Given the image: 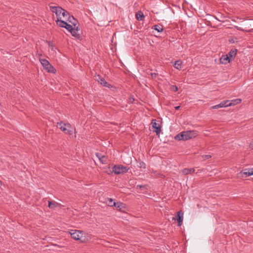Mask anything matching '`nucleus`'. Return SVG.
<instances>
[{
    "mask_svg": "<svg viewBox=\"0 0 253 253\" xmlns=\"http://www.w3.org/2000/svg\"><path fill=\"white\" fill-rule=\"evenodd\" d=\"M75 128L69 123H64V133L68 134L70 135L73 134L75 131Z\"/></svg>",
    "mask_w": 253,
    "mask_h": 253,
    "instance_id": "9",
    "label": "nucleus"
},
{
    "mask_svg": "<svg viewBox=\"0 0 253 253\" xmlns=\"http://www.w3.org/2000/svg\"><path fill=\"white\" fill-rule=\"evenodd\" d=\"M107 158L104 155L103 157H102L101 159H100V161L101 162L102 164H107Z\"/></svg>",
    "mask_w": 253,
    "mask_h": 253,
    "instance_id": "23",
    "label": "nucleus"
},
{
    "mask_svg": "<svg viewBox=\"0 0 253 253\" xmlns=\"http://www.w3.org/2000/svg\"><path fill=\"white\" fill-rule=\"evenodd\" d=\"M197 134V131L195 130L183 131L178 134L175 138L179 140H187L195 137Z\"/></svg>",
    "mask_w": 253,
    "mask_h": 253,
    "instance_id": "3",
    "label": "nucleus"
},
{
    "mask_svg": "<svg viewBox=\"0 0 253 253\" xmlns=\"http://www.w3.org/2000/svg\"><path fill=\"white\" fill-rule=\"evenodd\" d=\"M238 29L240 30H242V31H245L247 32H252L253 31V29H252L250 30H245V29H241V28H239Z\"/></svg>",
    "mask_w": 253,
    "mask_h": 253,
    "instance_id": "31",
    "label": "nucleus"
},
{
    "mask_svg": "<svg viewBox=\"0 0 253 253\" xmlns=\"http://www.w3.org/2000/svg\"><path fill=\"white\" fill-rule=\"evenodd\" d=\"M241 101H242V100L241 99H237L236 100H232V101L234 102V103H230L228 104H227V103L228 102V101H224L218 105H214V106L211 107V109H218V108L230 106L232 104L235 105L236 104L239 103L241 102Z\"/></svg>",
    "mask_w": 253,
    "mask_h": 253,
    "instance_id": "7",
    "label": "nucleus"
},
{
    "mask_svg": "<svg viewBox=\"0 0 253 253\" xmlns=\"http://www.w3.org/2000/svg\"><path fill=\"white\" fill-rule=\"evenodd\" d=\"M49 8L50 10L56 15L55 21L57 25L61 27H63V20H62V17L63 16L62 8L59 6H50Z\"/></svg>",
    "mask_w": 253,
    "mask_h": 253,
    "instance_id": "2",
    "label": "nucleus"
},
{
    "mask_svg": "<svg viewBox=\"0 0 253 253\" xmlns=\"http://www.w3.org/2000/svg\"><path fill=\"white\" fill-rule=\"evenodd\" d=\"M48 207L50 209H53L55 207H56L58 204L55 202H51V201H48Z\"/></svg>",
    "mask_w": 253,
    "mask_h": 253,
    "instance_id": "21",
    "label": "nucleus"
},
{
    "mask_svg": "<svg viewBox=\"0 0 253 253\" xmlns=\"http://www.w3.org/2000/svg\"><path fill=\"white\" fill-rule=\"evenodd\" d=\"M203 159L205 161L211 158V156L210 155H203L201 156Z\"/></svg>",
    "mask_w": 253,
    "mask_h": 253,
    "instance_id": "24",
    "label": "nucleus"
},
{
    "mask_svg": "<svg viewBox=\"0 0 253 253\" xmlns=\"http://www.w3.org/2000/svg\"><path fill=\"white\" fill-rule=\"evenodd\" d=\"M144 186H143V185H137V187H139L140 188V189H141L142 187H144Z\"/></svg>",
    "mask_w": 253,
    "mask_h": 253,
    "instance_id": "34",
    "label": "nucleus"
},
{
    "mask_svg": "<svg viewBox=\"0 0 253 253\" xmlns=\"http://www.w3.org/2000/svg\"><path fill=\"white\" fill-rule=\"evenodd\" d=\"M96 156L97 157V158L99 159V160H100V159H101L102 157H103V156L104 155H102L101 153H96Z\"/></svg>",
    "mask_w": 253,
    "mask_h": 253,
    "instance_id": "28",
    "label": "nucleus"
},
{
    "mask_svg": "<svg viewBox=\"0 0 253 253\" xmlns=\"http://www.w3.org/2000/svg\"><path fill=\"white\" fill-rule=\"evenodd\" d=\"M230 62V58L227 55H222L220 58V63L221 64H226Z\"/></svg>",
    "mask_w": 253,
    "mask_h": 253,
    "instance_id": "13",
    "label": "nucleus"
},
{
    "mask_svg": "<svg viewBox=\"0 0 253 253\" xmlns=\"http://www.w3.org/2000/svg\"><path fill=\"white\" fill-rule=\"evenodd\" d=\"M139 167L140 168H145V164L143 162H141L139 163Z\"/></svg>",
    "mask_w": 253,
    "mask_h": 253,
    "instance_id": "29",
    "label": "nucleus"
},
{
    "mask_svg": "<svg viewBox=\"0 0 253 253\" xmlns=\"http://www.w3.org/2000/svg\"><path fill=\"white\" fill-rule=\"evenodd\" d=\"M241 173H243L247 176L253 175V168L252 169H245L241 171Z\"/></svg>",
    "mask_w": 253,
    "mask_h": 253,
    "instance_id": "14",
    "label": "nucleus"
},
{
    "mask_svg": "<svg viewBox=\"0 0 253 253\" xmlns=\"http://www.w3.org/2000/svg\"><path fill=\"white\" fill-rule=\"evenodd\" d=\"M152 128L154 129L153 131L155 132L157 134H160L161 129L160 125L157 123L155 121L154 122L153 121L152 122Z\"/></svg>",
    "mask_w": 253,
    "mask_h": 253,
    "instance_id": "11",
    "label": "nucleus"
},
{
    "mask_svg": "<svg viewBox=\"0 0 253 253\" xmlns=\"http://www.w3.org/2000/svg\"><path fill=\"white\" fill-rule=\"evenodd\" d=\"M113 205L116 207V209L119 211H121L123 208H124V204L121 202H114Z\"/></svg>",
    "mask_w": 253,
    "mask_h": 253,
    "instance_id": "16",
    "label": "nucleus"
},
{
    "mask_svg": "<svg viewBox=\"0 0 253 253\" xmlns=\"http://www.w3.org/2000/svg\"><path fill=\"white\" fill-rule=\"evenodd\" d=\"M180 106H177L175 107V109L176 110H179L180 109Z\"/></svg>",
    "mask_w": 253,
    "mask_h": 253,
    "instance_id": "35",
    "label": "nucleus"
},
{
    "mask_svg": "<svg viewBox=\"0 0 253 253\" xmlns=\"http://www.w3.org/2000/svg\"><path fill=\"white\" fill-rule=\"evenodd\" d=\"M64 19L66 22L71 23L75 27L78 23V21L73 16L70 15L69 12L64 9Z\"/></svg>",
    "mask_w": 253,
    "mask_h": 253,
    "instance_id": "8",
    "label": "nucleus"
},
{
    "mask_svg": "<svg viewBox=\"0 0 253 253\" xmlns=\"http://www.w3.org/2000/svg\"><path fill=\"white\" fill-rule=\"evenodd\" d=\"M57 127L63 131V125H62V122L58 123L57 125Z\"/></svg>",
    "mask_w": 253,
    "mask_h": 253,
    "instance_id": "26",
    "label": "nucleus"
},
{
    "mask_svg": "<svg viewBox=\"0 0 253 253\" xmlns=\"http://www.w3.org/2000/svg\"><path fill=\"white\" fill-rule=\"evenodd\" d=\"M2 185V182L0 180V186Z\"/></svg>",
    "mask_w": 253,
    "mask_h": 253,
    "instance_id": "36",
    "label": "nucleus"
},
{
    "mask_svg": "<svg viewBox=\"0 0 253 253\" xmlns=\"http://www.w3.org/2000/svg\"><path fill=\"white\" fill-rule=\"evenodd\" d=\"M174 67L177 69L180 70L182 68V63L180 61H176L174 64Z\"/></svg>",
    "mask_w": 253,
    "mask_h": 253,
    "instance_id": "22",
    "label": "nucleus"
},
{
    "mask_svg": "<svg viewBox=\"0 0 253 253\" xmlns=\"http://www.w3.org/2000/svg\"><path fill=\"white\" fill-rule=\"evenodd\" d=\"M237 52V50L236 49H231L228 53L229 57L230 58L234 57L236 56Z\"/></svg>",
    "mask_w": 253,
    "mask_h": 253,
    "instance_id": "20",
    "label": "nucleus"
},
{
    "mask_svg": "<svg viewBox=\"0 0 253 253\" xmlns=\"http://www.w3.org/2000/svg\"><path fill=\"white\" fill-rule=\"evenodd\" d=\"M183 213L180 211L177 212V216L176 217H173L172 220H176L178 222V224L179 226H181L183 221Z\"/></svg>",
    "mask_w": 253,
    "mask_h": 253,
    "instance_id": "10",
    "label": "nucleus"
},
{
    "mask_svg": "<svg viewBox=\"0 0 253 253\" xmlns=\"http://www.w3.org/2000/svg\"><path fill=\"white\" fill-rule=\"evenodd\" d=\"M129 169V168L121 165H115L113 168L112 172L116 174H124L127 172Z\"/></svg>",
    "mask_w": 253,
    "mask_h": 253,
    "instance_id": "5",
    "label": "nucleus"
},
{
    "mask_svg": "<svg viewBox=\"0 0 253 253\" xmlns=\"http://www.w3.org/2000/svg\"><path fill=\"white\" fill-rule=\"evenodd\" d=\"M64 28H66L69 31L73 36L75 37L77 39L81 40L82 37L78 33L79 29L77 25L75 27L73 24L64 21Z\"/></svg>",
    "mask_w": 253,
    "mask_h": 253,
    "instance_id": "4",
    "label": "nucleus"
},
{
    "mask_svg": "<svg viewBox=\"0 0 253 253\" xmlns=\"http://www.w3.org/2000/svg\"><path fill=\"white\" fill-rule=\"evenodd\" d=\"M114 202H113V199H109V203H108V205L110 207H112V206H114L113 205V203Z\"/></svg>",
    "mask_w": 253,
    "mask_h": 253,
    "instance_id": "27",
    "label": "nucleus"
},
{
    "mask_svg": "<svg viewBox=\"0 0 253 253\" xmlns=\"http://www.w3.org/2000/svg\"><path fill=\"white\" fill-rule=\"evenodd\" d=\"M46 42L48 43L49 47L50 48L49 49V51L51 52V54L54 55L56 52L55 49H56V48L55 47L52 42H51L50 41H46Z\"/></svg>",
    "mask_w": 253,
    "mask_h": 253,
    "instance_id": "12",
    "label": "nucleus"
},
{
    "mask_svg": "<svg viewBox=\"0 0 253 253\" xmlns=\"http://www.w3.org/2000/svg\"><path fill=\"white\" fill-rule=\"evenodd\" d=\"M37 55L38 58H39V61H40V60H41V59H42V54L37 53Z\"/></svg>",
    "mask_w": 253,
    "mask_h": 253,
    "instance_id": "30",
    "label": "nucleus"
},
{
    "mask_svg": "<svg viewBox=\"0 0 253 253\" xmlns=\"http://www.w3.org/2000/svg\"><path fill=\"white\" fill-rule=\"evenodd\" d=\"M98 82L104 86H109V85L108 83L105 81L104 78H101L100 76H98V78L97 79Z\"/></svg>",
    "mask_w": 253,
    "mask_h": 253,
    "instance_id": "15",
    "label": "nucleus"
},
{
    "mask_svg": "<svg viewBox=\"0 0 253 253\" xmlns=\"http://www.w3.org/2000/svg\"><path fill=\"white\" fill-rule=\"evenodd\" d=\"M135 17L139 21L142 20L144 18V14L141 11H139L136 13Z\"/></svg>",
    "mask_w": 253,
    "mask_h": 253,
    "instance_id": "17",
    "label": "nucleus"
},
{
    "mask_svg": "<svg viewBox=\"0 0 253 253\" xmlns=\"http://www.w3.org/2000/svg\"><path fill=\"white\" fill-rule=\"evenodd\" d=\"M182 173L185 175H187L189 173H192L194 172L195 169L193 168L192 169H184L182 170Z\"/></svg>",
    "mask_w": 253,
    "mask_h": 253,
    "instance_id": "19",
    "label": "nucleus"
},
{
    "mask_svg": "<svg viewBox=\"0 0 253 253\" xmlns=\"http://www.w3.org/2000/svg\"><path fill=\"white\" fill-rule=\"evenodd\" d=\"M151 75L152 78H155V77H156L157 76V74H156V73H151Z\"/></svg>",
    "mask_w": 253,
    "mask_h": 253,
    "instance_id": "33",
    "label": "nucleus"
},
{
    "mask_svg": "<svg viewBox=\"0 0 253 253\" xmlns=\"http://www.w3.org/2000/svg\"><path fill=\"white\" fill-rule=\"evenodd\" d=\"M66 236H70L75 240L80 243H87L90 239V236L85 232L78 230H70L64 231Z\"/></svg>",
    "mask_w": 253,
    "mask_h": 253,
    "instance_id": "1",
    "label": "nucleus"
},
{
    "mask_svg": "<svg viewBox=\"0 0 253 253\" xmlns=\"http://www.w3.org/2000/svg\"><path fill=\"white\" fill-rule=\"evenodd\" d=\"M170 89L174 92H176L178 90V87L176 85H172L170 86Z\"/></svg>",
    "mask_w": 253,
    "mask_h": 253,
    "instance_id": "25",
    "label": "nucleus"
},
{
    "mask_svg": "<svg viewBox=\"0 0 253 253\" xmlns=\"http://www.w3.org/2000/svg\"><path fill=\"white\" fill-rule=\"evenodd\" d=\"M152 29L155 30L158 32H161L163 31V26L161 24H157L153 26Z\"/></svg>",
    "mask_w": 253,
    "mask_h": 253,
    "instance_id": "18",
    "label": "nucleus"
},
{
    "mask_svg": "<svg viewBox=\"0 0 253 253\" xmlns=\"http://www.w3.org/2000/svg\"><path fill=\"white\" fill-rule=\"evenodd\" d=\"M249 147H250V148H251L252 149H253V139L250 142V143L249 144Z\"/></svg>",
    "mask_w": 253,
    "mask_h": 253,
    "instance_id": "32",
    "label": "nucleus"
},
{
    "mask_svg": "<svg viewBox=\"0 0 253 253\" xmlns=\"http://www.w3.org/2000/svg\"><path fill=\"white\" fill-rule=\"evenodd\" d=\"M40 63L44 69L48 73H55V69L51 65L46 59H41Z\"/></svg>",
    "mask_w": 253,
    "mask_h": 253,
    "instance_id": "6",
    "label": "nucleus"
}]
</instances>
